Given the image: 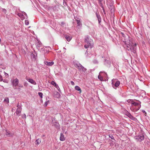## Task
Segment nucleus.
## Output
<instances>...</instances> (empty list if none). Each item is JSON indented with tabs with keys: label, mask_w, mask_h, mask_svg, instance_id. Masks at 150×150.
<instances>
[{
	"label": "nucleus",
	"mask_w": 150,
	"mask_h": 150,
	"mask_svg": "<svg viewBox=\"0 0 150 150\" xmlns=\"http://www.w3.org/2000/svg\"><path fill=\"white\" fill-rule=\"evenodd\" d=\"M112 87L115 89L120 84V81L117 79H113L112 80Z\"/></svg>",
	"instance_id": "nucleus-2"
},
{
	"label": "nucleus",
	"mask_w": 150,
	"mask_h": 150,
	"mask_svg": "<svg viewBox=\"0 0 150 150\" xmlns=\"http://www.w3.org/2000/svg\"><path fill=\"white\" fill-rule=\"evenodd\" d=\"M49 103V101L48 100V101H47L46 102H45V106H46L47 105V103Z\"/></svg>",
	"instance_id": "nucleus-36"
},
{
	"label": "nucleus",
	"mask_w": 150,
	"mask_h": 150,
	"mask_svg": "<svg viewBox=\"0 0 150 150\" xmlns=\"http://www.w3.org/2000/svg\"><path fill=\"white\" fill-rule=\"evenodd\" d=\"M38 94L39 96L42 99L43 96L42 93L41 92H39Z\"/></svg>",
	"instance_id": "nucleus-29"
},
{
	"label": "nucleus",
	"mask_w": 150,
	"mask_h": 150,
	"mask_svg": "<svg viewBox=\"0 0 150 150\" xmlns=\"http://www.w3.org/2000/svg\"><path fill=\"white\" fill-rule=\"evenodd\" d=\"M109 137L111 138L112 139H114V137L111 135H109Z\"/></svg>",
	"instance_id": "nucleus-37"
},
{
	"label": "nucleus",
	"mask_w": 150,
	"mask_h": 150,
	"mask_svg": "<svg viewBox=\"0 0 150 150\" xmlns=\"http://www.w3.org/2000/svg\"><path fill=\"white\" fill-rule=\"evenodd\" d=\"M4 74H5V75L6 76H8V74L7 73H6L5 72H4Z\"/></svg>",
	"instance_id": "nucleus-44"
},
{
	"label": "nucleus",
	"mask_w": 150,
	"mask_h": 150,
	"mask_svg": "<svg viewBox=\"0 0 150 150\" xmlns=\"http://www.w3.org/2000/svg\"><path fill=\"white\" fill-rule=\"evenodd\" d=\"M25 79L28 81L30 83L34 84V85H36V83L35 81L32 79H29L28 77H25Z\"/></svg>",
	"instance_id": "nucleus-11"
},
{
	"label": "nucleus",
	"mask_w": 150,
	"mask_h": 150,
	"mask_svg": "<svg viewBox=\"0 0 150 150\" xmlns=\"http://www.w3.org/2000/svg\"><path fill=\"white\" fill-rule=\"evenodd\" d=\"M133 100L132 99H128L127 100V102L129 103H131L132 105L133 102Z\"/></svg>",
	"instance_id": "nucleus-26"
},
{
	"label": "nucleus",
	"mask_w": 150,
	"mask_h": 150,
	"mask_svg": "<svg viewBox=\"0 0 150 150\" xmlns=\"http://www.w3.org/2000/svg\"><path fill=\"white\" fill-rule=\"evenodd\" d=\"M139 103H137L134 101H133L132 104V107H135V106H137L139 105Z\"/></svg>",
	"instance_id": "nucleus-19"
},
{
	"label": "nucleus",
	"mask_w": 150,
	"mask_h": 150,
	"mask_svg": "<svg viewBox=\"0 0 150 150\" xmlns=\"http://www.w3.org/2000/svg\"><path fill=\"white\" fill-rule=\"evenodd\" d=\"M141 107V105L140 104L139 105L137 106L132 107L130 108V109L131 110L134 112L137 111V110H139Z\"/></svg>",
	"instance_id": "nucleus-8"
},
{
	"label": "nucleus",
	"mask_w": 150,
	"mask_h": 150,
	"mask_svg": "<svg viewBox=\"0 0 150 150\" xmlns=\"http://www.w3.org/2000/svg\"><path fill=\"white\" fill-rule=\"evenodd\" d=\"M76 66V67L79 69L80 71H82L84 72H85L86 71V69L81 65L79 64H77Z\"/></svg>",
	"instance_id": "nucleus-9"
},
{
	"label": "nucleus",
	"mask_w": 150,
	"mask_h": 150,
	"mask_svg": "<svg viewBox=\"0 0 150 150\" xmlns=\"http://www.w3.org/2000/svg\"><path fill=\"white\" fill-rule=\"evenodd\" d=\"M121 34L122 35V36L123 37H125V35L122 33H121Z\"/></svg>",
	"instance_id": "nucleus-45"
},
{
	"label": "nucleus",
	"mask_w": 150,
	"mask_h": 150,
	"mask_svg": "<svg viewBox=\"0 0 150 150\" xmlns=\"http://www.w3.org/2000/svg\"><path fill=\"white\" fill-rule=\"evenodd\" d=\"M52 125L57 129H59L60 128V126L57 120H55L52 122Z\"/></svg>",
	"instance_id": "nucleus-10"
},
{
	"label": "nucleus",
	"mask_w": 150,
	"mask_h": 150,
	"mask_svg": "<svg viewBox=\"0 0 150 150\" xmlns=\"http://www.w3.org/2000/svg\"><path fill=\"white\" fill-rule=\"evenodd\" d=\"M75 88L76 90L79 91L80 93H81V88L79 86H75Z\"/></svg>",
	"instance_id": "nucleus-18"
},
{
	"label": "nucleus",
	"mask_w": 150,
	"mask_h": 150,
	"mask_svg": "<svg viewBox=\"0 0 150 150\" xmlns=\"http://www.w3.org/2000/svg\"><path fill=\"white\" fill-rule=\"evenodd\" d=\"M136 43H135L132 45L131 46H128L127 45V49L128 50L131 51L134 53H135L136 52Z\"/></svg>",
	"instance_id": "nucleus-3"
},
{
	"label": "nucleus",
	"mask_w": 150,
	"mask_h": 150,
	"mask_svg": "<svg viewBox=\"0 0 150 150\" xmlns=\"http://www.w3.org/2000/svg\"><path fill=\"white\" fill-rule=\"evenodd\" d=\"M70 83L72 85H74V82H73V81H71L70 82Z\"/></svg>",
	"instance_id": "nucleus-41"
},
{
	"label": "nucleus",
	"mask_w": 150,
	"mask_h": 150,
	"mask_svg": "<svg viewBox=\"0 0 150 150\" xmlns=\"http://www.w3.org/2000/svg\"><path fill=\"white\" fill-rule=\"evenodd\" d=\"M89 38L88 37H86L85 38V42L86 43L90 41Z\"/></svg>",
	"instance_id": "nucleus-28"
},
{
	"label": "nucleus",
	"mask_w": 150,
	"mask_h": 150,
	"mask_svg": "<svg viewBox=\"0 0 150 150\" xmlns=\"http://www.w3.org/2000/svg\"><path fill=\"white\" fill-rule=\"evenodd\" d=\"M146 113H145V115H146Z\"/></svg>",
	"instance_id": "nucleus-52"
},
{
	"label": "nucleus",
	"mask_w": 150,
	"mask_h": 150,
	"mask_svg": "<svg viewBox=\"0 0 150 150\" xmlns=\"http://www.w3.org/2000/svg\"><path fill=\"white\" fill-rule=\"evenodd\" d=\"M55 92L56 93L55 95L56 97L58 98L60 96L59 93L57 91H56Z\"/></svg>",
	"instance_id": "nucleus-24"
},
{
	"label": "nucleus",
	"mask_w": 150,
	"mask_h": 150,
	"mask_svg": "<svg viewBox=\"0 0 150 150\" xmlns=\"http://www.w3.org/2000/svg\"><path fill=\"white\" fill-rule=\"evenodd\" d=\"M124 42L127 47V45L128 46H131L132 45L135 43L134 40L130 37H128V40H126V39H125Z\"/></svg>",
	"instance_id": "nucleus-1"
},
{
	"label": "nucleus",
	"mask_w": 150,
	"mask_h": 150,
	"mask_svg": "<svg viewBox=\"0 0 150 150\" xmlns=\"http://www.w3.org/2000/svg\"><path fill=\"white\" fill-rule=\"evenodd\" d=\"M53 120L52 119V122H53Z\"/></svg>",
	"instance_id": "nucleus-55"
},
{
	"label": "nucleus",
	"mask_w": 150,
	"mask_h": 150,
	"mask_svg": "<svg viewBox=\"0 0 150 150\" xmlns=\"http://www.w3.org/2000/svg\"><path fill=\"white\" fill-rule=\"evenodd\" d=\"M64 37L66 40L68 42H69L71 39L72 38L70 36L67 35H64Z\"/></svg>",
	"instance_id": "nucleus-13"
},
{
	"label": "nucleus",
	"mask_w": 150,
	"mask_h": 150,
	"mask_svg": "<svg viewBox=\"0 0 150 150\" xmlns=\"http://www.w3.org/2000/svg\"><path fill=\"white\" fill-rule=\"evenodd\" d=\"M99 2H101L102 1V0H98Z\"/></svg>",
	"instance_id": "nucleus-49"
},
{
	"label": "nucleus",
	"mask_w": 150,
	"mask_h": 150,
	"mask_svg": "<svg viewBox=\"0 0 150 150\" xmlns=\"http://www.w3.org/2000/svg\"><path fill=\"white\" fill-rule=\"evenodd\" d=\"M19 80L17 78H16L13 80L12 81V83L13 87L14 89H17V86L18 85Z\"/></svg>",
	"instance_id": "nucleus-5"
},
{
	"label": "nucleus",
	"mask_w": 150,
	"mask_h": 150,
	"mask_svg": "<svg viewBox=\"0 0 150 150\" xmlns=\"http://www.w3.org/2000/svg\"><path fill=\"white\" fill-rule=\"evenodd\" d=\"M3 82H4L8 83V81L4 79V80H3Z\"/></svg>",
	"instance_id": "nucleus-42"
},
{
	"label": "nucleus",
	"mask_w": 150,
	"mask_h": 150,
	"mask_svg": "<svg viewBox=\"0 0 150 150\" xmlns=\"http://www.w3.org/2000/svg\"><path fill=\"white\" fill-rule=\"evenodd\" d=\"M4 102L7 103H9V99L8 98H6L4 100Z\"/></svg>",
	"instance_id": "nucleus-25"
},
{
	"label": "nucleus",
	"mask_w": 150,
	"mask_h": 150,
	"mask_svg": "<svg viewBox=\"0 0 150 150\" xmlns=\"http://www.w3.org/2000/svg\"><path fill=\"white\" fill-rule=\"evenodd\" d=\"M98 78L99 79L100 81H102L103 80V77L101 76L100 75H99L98 76Z\"/></svg>",
	"instance_id": "nucleus-31"
},
{
	"label": "nucleus",
	"mask_w": 150,
	"mask_h": 150,
	"mask_svg": "<svg viewBox=\"0 0 150 150\" xmlns=\"http://www.w3.org/2000/svg\"><path fill=\"white\" fill-rule=\"evenodd\" d=\"M22 118H23V119H26V115L25 114H22Z\"/></svg>",
	"instance_id": "nucleus-30"
},
{
	"label": "nucleus",
	"mask_w": 150,
	"mask_h": 150,
	"mask_svg": "<svg viewBox=\"0 0 150 150\" xmlns=\"http://www.w3.org/2000/svg\"><path fill=\"white\" fill-rule=\"evenodd\" d=\"M52 8L53 9L54 11H57L58 10V9L57 8V7L56 6H52Z\"/></svg>",
	"instance_id": "nucleus-22"
},
{
	"label": "nucleus",
	"mask_w": 150,
	"mask_h": 150,
	"mask_svg": "<svg viewBox=\"0 0 150 150\" xmlns=\"http://www.w3.org/2000/svg\"><path fill=\"white\" fill-rule=\"evenodd\" d=\"M1 41V38H0V42Z\"/></svg>",
	"instance_id": "nucleus-54"
},
{
	"label": "nucleus",
	"mask_w": 150,
	"mask_h": 150,
	"mask_svg": "<svg viewBox=\"0 0 150 150\" xmlns=\"http://www.w3.org/2000/svg\"><path fill=\"white\" fill-rule=\"evenodd\" d=\"M13 109H12V112H13Z\"/></svg>",
	"instance_id": "nucleus-51"
},
{
	"label": "nucleus",
	"mask_w": 150,
	"mask_h": 150,
	"mask_svg": "<svg viewBox=\"0 0 150 150\" xmlns=\"http://www.w3.org/2000/svg\"><path fill=\"white\" fill-rule=\"evenodd\" d=\"M77 25L78 26H80L81 25V22L80 21L79 19V20H77Z\"/></svg>",
	"instance_id": "nucleus-23"
},
{
	"label": "nucleus",
	"mask_w": 150,
	"mask_h": 150,
	"mask_svg": "<svg viewBox=\"0 0 150 150\" xmlns=\"http://www.w3.org/2000/svg\"><path fill=\"white\" fill-rule=\"evenodd\" d=\"M51 84L53 85L55 87L57 85V84H56V83L55 82H54V81H52L51 82Z\"/></svg>",
	"instance_id": "nucleus-27"
},
{
	"label": "nucleus",
	"mask_w": 150,
	"mask_h": 150,
	"mask_svg": "<svg viewBox=\"0 0 150 150\" xmlns=\"http://www.w3.org/2000/svg\"><path fill=\"white\" fill-rule=\"evenodd\" d=\"M45 65H47L49 66H51L53 65L54 64V62H45Z\"/></svg>",
	"instance_id": "nucleus-14"
},
{
	"label": "nucleus",
	"mask_w": 150,
	"mask_h": 150,
	"mask_svg": "<svg viewBox=\"0 0 150 150\" xmlns=\"http://www.w3.org/2000/svg\"><path fill=\"white\" fill-rule=\"evenodd\" d=\"M31 56H32L33 58H35L36 55H35V54H34L33 53H32L31 54Z\"/></svg>",
	"instance_id": "nucleus-32"
},
{
	"label": "nucleus",
	"mask_w": 150,
	"mask_h": 150,
	"mask_svg": "<svg viewBox=\"0 0 150 150\" xmlns=\"http://www.w3.org/2000/svg\"><path fill=\"white\" fill-rule=\"evenodd\" d=\"M38 42L36 43V45L37 46V47L39 48H40V47H42V44L41 43V42L40 41H38Z\"/></svg>",
	"instance_id": "nucleus-17"
},
{
	"label": "nucleus",
	"mask_w": 150,
	"mask_h": 150,
	"mask_svg": "<svg viewBox=\"0 0 150 150\" xmlns=\"http://www.w3.org/2000/svg\"><path fill=\"white\" fill-rule=\"evenodd\" d=\"M63 4L64 6L67 5V2L65 0H63Z\"/></svg>",
	"instance_id": "nucleus-34"
},
{
	"label": "nucleus",
	"mask_w": 150,
	"mask_h": 150,
	"mask_svg": "<svg viewBox=\"0 0 150 150\" xmlns=\"http://www.w3.org/2000/svg\"><path fill=\"white\" fill-rule=\"evenodd\" d=\"M2 11L3 12H4L5 13H6V10L5 9H3Z\"/></svg>",
	"instance_id": "nucleus-40"
},
{
	"label": "nucleus",
	"mask_w": 150,
	"mask_h": 150,
	"mask_svg": "<svg viewBox=\"0 0 150 150\" xmlns=\"http://www.w3.org/2000/svg\"><path fill=\"white\" fill-rule=\"evenodd\" d=\"M25 24L26 25H28L29 24V22L28 20H25Z\"/></svg>",
	"instance_id": "nucleus-33"
},
{
	"label": "nucleus",
	"mask_w": 150,
	"mask_h": 150,
	"mask_svg": "<svg viewBox=\"0 0 150 150\" xmlns=\"http://www.w3.org/2000/svg\"><path fill=\"white\" fill-rule=\"evenodd\" d=\"M96 17L98 18V23L99 24H100V23L101 21V18L99 14H98L97 12L96 13Z\"/></svg>",
	"instance_id": "nucleus-15"
},
{
	"label": "nucleus",
	"mask_w": 150,
	"mask_h": 150,
	"mask_svg": "<svg viewBox=\"0 0 150 150\" xmlns=\"http://www.w3.org/2000/svg\"><path fill=\"white\" fill-rule=\"evenodd\" d=\"M17 107L18 108L16 110V113L17 115L19 116L20 115L21 113L22 108L19 103L17 104Z\"/></svg>",
	"instance_id": "nucleus-6"
},
{
	"label": "nucleus",
	"mask_w": 150,
	"mask_h": 150,
	"mask_svg": "<svg viewBox=\"0 0 150 150\" xmlns=\"http://www.w3.org/2000/svg\"><path fill=\"white\" fill-rule=\"evenodd\" d=\"M102 72L100 71V73H102Z\"/></svg>",
	"instance_id": "nucleus-53"
},
{
	"label": "nucleus",
	"mask_w": 150,
	"mask_h": 150,
	"mask_svg": "<svg viewBox=\"0 0 150 150\" xmlns=\"http://www.w3.org/2000/svg\"><path fill=\"white\" fill-rule=\"evenodd\" d=\"M18 86H19V87L22 88V87H23V85H22L19 84V85H18Z\"/></svg>",
	"instance_id": "nucleus-43"
},
{
	"label": "nucleus",
	"mask_w": 150,
	"mask_h": 150,
	"mask_svg": "<svg viewBox=\"0 0 150 150\" xmlns=\"http://www.w3.org/2000/svg\"><path fill=\"white\" fill-rule=\"evenodd\" d=\"M6 135L8 137H12L13 135V133L10 132L9 131L6 130Z\"/></svg>",
	"instance_id": "nucleus-12"
},
{
	"label": "nucleus",
	"mask_w": 150,
	"mask_h": 150,
	"mask_svg": "<svg viewBox=\"0 0 150 150\" xmlns=\"http://www.w3.org/2000/svg\"><path fill=\"white\" fill-rule=\"evenodd\" d=\"M55 87H56V88H57L58 90L59 91H60V89L59 88V87L58 85H57Z\"/></svg>",
	"instance_id": "nucleus-35"
},
{
	"label": "nucleus",
	"mask_w": 150,
	"mask_h": 150,
	"mask_svg": "<svg viewBox=\"0 0 150 150\" xmlns=\"http://www.w3.org/2000/svg\"><path fill=\"white\" fill-rule=\"evenodd\" d=\"M28 85V83L26 82H24V85L25 86H27Z\"/></svg>",
	"instance_id": "nucleus-39"
},
{
	"label": "nucleus",
	"mask_w": 150,
	"mask_h": 150,
	"mask_svg": "<svg viewBox=\"0 0 150 150\" xmlns=\"http://www.w3.org/2000/svg\"><path fill=\"white\" fill-rule=\"evenodd\" d=\"M23 14L24 15H25V16H27V14H26V13H25V12H23Z\"/></svg>",
	"instance_id": "nucleus-48"
},
{
	"label": "nucleus",
	"mask_w": 150,
	"mask_h": 150,
	"mask_svg": "<svg viewBox=\"0 0 150 150\" xmlns=\"http://www.w3.org/2000/svg\"><path fill=\"white\" fill-rule=\"evenodd\" d=\"M61 24L62 25H63L64 24V23L63 22H62Z\"/></svg>",
	"instance_id": "nucleus-50"
},
{
	"label": "nucleus",
	"mask_w": 150,
	"mask_h": 150,
	"mask_svg": "<svg viewBox=\"0 0 150 150\" xmlns=\"http://www.w3.org/2000/svg\"><path fill=\"white\" fill-rule=\"evenodd\" d=\"M41 142V139H38L36 141V144L38 145Z\"/></svg>",
	"instance_id": "nucleus-20"
},
{
	"label": "nucleus",
	"mask_w": 150,
	"mask_h": 150,
	"mask_svg": "<svg viewBox=\"0 0 150 150\" xmlns=\"http://www.w3.org/2000/svg\"><path fill=\"white\" fill-rule=\"evenodd\" d=\"M86 43V44L84 45V47L86 49L88 48H91L93 46V43L91 41H90Z\"/></svg>",
	"instance_id": "nucleus-7"
},
{
	"label": "nucleus",
	"mask_w": 150,
	"mask_h": 150,
	"mask_svg": "<svg viewBox=\"0 0 150 150\" xmlns=\"http://www.w3.org/2000/svg\"><path fill=\"white\" fill-rule=\"evenodd\" d=\"M74 18L77 21V20H79L78 19V18L77 17H74Z\"/></svg>",
	"instance_id": "nucleus-46"
},
{
	"label": "nucleus",
	"mask_w": 150,
	"mask_h": 150,
	"mask_svg": "<svg viewBox=\"0 0 150 150\" xmlns=\"http://www.w3.org/2000/svg\"><path fill=\"white\" fill-rule=\"evenodd\" d=\"M60 140L61 141H63L65 140V138L64 137V135L62 133L60 134Z\"/></svg>",
	"instance_id": "nucleus-16"
},
{
	"label": "nucleus",
	"mask_w": 150,
	"mask_h": 150,
	"mask_svg": "<svg viewBox=\"0 0 150 150\" xmlns=\"http://www.w3.org/2000/svg\"><path fill=\"white\" fill-rule=\"evenodd\" d=\"M135 138L137 142H141L144 140V135L142 133H140L138 135L135 136Z\"/></svg>",
	"instance_id": "nucleus-4"
},
{
	"label": "nucleus",
	"mask_w": 150,
	"mask_h": 150,
	"mask_svg": "<svg viewBox=\"0 0 150 150\" xmlns=\"http://www.w3.org/2000/svg\"><path fill=\"white\" fill-rule=\"evenodd\" d=\"M18 15L19 17L21 18L22 20H23L25 18V17H23V14H22L21 13H18Z\"/></svg>",
	"instance_id": "nucleus-21"
},
{
	"label": "nucleus",
	"mask_w": 150,
	"mask_h": 150,
	"mask_svg": "<svg viewBox=\"0 0 150 150\" xmlns=\"http://www.w3.org/2000/svg\"><path fill=\"white\" fill-rule=\"evenodd\" d=\"M142 112H143V113H146V112H145V111L144 110H142Z\"/></svg>",
	"instance_id": "nucleus-47"
},
{
	"label": "nucleus",
	"mask_w": 150,
	"mask_h": 150,
	"mask_svg": "<svg viewBox=\"0 0 150 150\" xmlns=\"http://www.w3.org/2000/svg\"><path fill=\"white\" fill-rule=\"evenodd\" d=\"M3 78L2 76L0 75V81H3Z\"/></svg>",
	"instance_id": "nucleus-38"
}]
</instances>
